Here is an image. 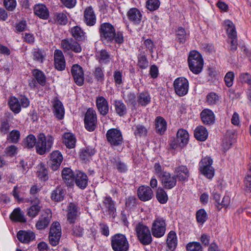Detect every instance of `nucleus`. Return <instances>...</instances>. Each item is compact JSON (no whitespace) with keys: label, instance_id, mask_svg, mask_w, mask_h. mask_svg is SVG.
<instances>
[{"label":"nucleus","instance_id":"obj_1","mask_svg":"<svg viewBox=\"0 0 251 251\" xmlns=\"http://www.w3.org/2000/svg\"><path fill=\"white\" fill-rule=\"evenodd\" d=\"M100 36L102 41L121 44L124 41L123 35L121 32L116 33L113 25L109 23L101 24L99 27Z\"/></svg>","mask_w":251,"mask_h":251},{"label":"nucleus","instance_id":"obj_2","mask_svg":"<svg viewBox=\"0 0 251 251\" xmlns=\"http://www.w3.org/2000/svg\"><path fill=\"white\" fill-rule=\"evenodd\" d=\"M54 138L50 135L47 136L44 133H40L37 137L36 145V152L40 155H43L49 152L53 144Z\"/></svg>","mask_w":251,"mask_h":251},{"label":"nucleus","instance_id":"obj_3","mask_svg":"<svg viewBox=\"0 0 251 251\" xmlns=\"http://www.w3.org/2000/svg\"><path fill=\"white\" fill-rule=\"evenodd\" d=\"M188 64L190 70L195 74L200 73L202 69L203 62L201 54L197 51L190 52Z\"/></svg>","mask_w":251,"mask_h":251},{"label":"nucleus","instance_id":"obj_4","mask_svg":"<svg viewBox=\"0 0 251 251\" xmlns=\"http://www.w3.org/2000/svg\"><path fill=\"white\" fill-rule=\"evenodd\" d=\"M135 231L140 242L144 245H150L152 242V237L149 228L146 225L138 223L136 225Z\"/></svg>","mask_w":251,"mask_h":251},{"label":"nucleus","instance_id":"obj_5","mask_svg":"<svg viewBox=\"0 0 251 251\" xmlns=\"http://www.w3.org/2000/svg\"><path fill=\"white\" fill-rule=\"evenodd\" d=\"M111 247L114 251H127L129 244L124 234L117 233L111 238Z\"/></svg>","mask_w":251,"mask_h":251},{"label":"nucleus","instance_id":"obj_6","mask_svg":"<svg viewBox=\"0 0 251 251\" xmlns=\"http://www.w3.org/2000/svg\"><path fill=\"white\" fill-rule=\"evenodd\" d=\"M213 160L210 157L202 158L199 163V171L201 173L208 179L214 176L215 170L212 167Z\"/></svg>","mask_w":251,"mask_h":251},{"label":"nucleus","instance_id":"obj_7","mask_svg":"<svg viewBox=\"0 0 251 251\" xmlns=\"http://www.w3.org/2000/svg\"><path fill=\"white\" fill-rule=\"evenodd\" d=\"M166 227L165 220L162 217H156L151 226L152 235L156 238L162 237L165 234Z\"/></svg>","mask_w":251,"mask_h":251},{"label":"nucleus","instance_id":"obj_8","mask_svg":"<svg viewBox=\"0 0 251 251\" xmlns=\"http://www.w3.org/2000/svg\"><path fill=\"white\" fill-rule=\"evenodd\" d=\"M61 47L64 52L69 53L74 51L75 53H80L82 51V48L79 42L72 38L62 40Z\"/></svg>","mask_w":251,"mask_h":251},{"label":"nucleus","instance_id":"obj_9","mask_svg":"<svg viewBox=\"0 0 251 251\" xmlns=\"http://www.w3.org/2000/svg\"><path fill=\"white\" fill-rule=\"evenodd\" d=\"M174 87L176 95L179 97L184 96L188 92V81L183 77H178L174 82Z\"/></svg>","mask_w":251,"mask_h":251},{"label":"nucleus","instance_id":"obj_10","mask_svg":"<svg viewBox=\"0 0 251 251\" xmlns=\"http://www.w3.org/2000/svg\"><path fill=\"white\" fill-rule=\"evenodd\" d=\"M108 142L112 146H119L122 144L123 138L120 130L116 128L109 129L106 134Z\"/></svg>","mask_w":251,"mask_h":251},{"label":"nucleus","instance_id":"obj_11","mask_svg":"<svg viewBox=\"0 0 251 251\" xmlns=\"http://www.w3.org/2000/svg\"><path fill=\"white\" fill-rule=\"evenodd\" d=\"M80 208L73 202L69 204L67 207V221L70 224L75 223L80 215Z\"/></svg>","mask_w":251,"mask_h":251},{"label":"nucleus","instance_id":"obj_12","mask_svg":"<svg viewBox=\"0 0 251 251\" xmlns=\"http://www.w3.org/2000/svg\"><path fill=\"white\" fill-rule=\"evenodd\" d=\"M52 217L51 212L50 209H46L43 212L36 224L38 229H43L49 225Z\"/></svg>","mask_w":251,"mask_h":251},{"label":"nucleus","instance_id":"obj_13","mask_svg":"<svg viewBox=\"0 0 251 251\" xmlns=\"http://www.w3.org/2000/svg\"><path fill=\"white\" fill-rule=\"evenodd\" d=\"M63 160L62 153L59 151H52L50 155L49 165L53 171L57 170L60 167Z\"/></svg>","mask_w":251,"mask_h":251},{"label":"nucleus","instance_id":"obj_14","mask_svg":"<svg viewBox=\"0 0 251 251\" xmlns=\"http://www.w3.org/2000/svg\"><path fill=\"white\" fill-rule=\"evenodd\" d=\"M71 73L75 83L78 86H82L84 79L82 68L78 64H75L72 67Z\"/></svg>","mask_w":251,"mask_h":251},{"label":"nucleus","instance_id":"obj_15","mask_svg":"<svg viewBox=\"0 0 251 251\" xmlns=\"http://www.w3.org/2000/svg\"><path fill=\"white\" fill-rule=\"evenodd\" d=\"M175 176L180 181H187L190 176L189 170L184 165H180L176 167L174 170Z\"/></svg>","mask_w":251,"mask_h":251},{"label":"nucleus","instance_id":"obj_16","mask_svg":"<svg viewBox=\"0 0 251 251\" xmlns=\"http://www.w3.org/2000/svg\"><path fill=\"white\" fill-rule=\"evenodd\" d=\"M160 180L163 187L166 189H171L176 184V178L175 175L172 176L168 172L165 173Z\"/></svg>","mask_w":251,"mask_h":251},{"label":"nucleus","instance_id":"obj_17","mask_svg":"<svg viewBox=\"0 0 251 251\" xmlns=\"http://www.w3.org/2000/svg\"><path fill=\"white\" fill-rule=\"evenodd\" d=\"M137 195L141 201H146L151 199L153 197V191L150 187L142 185L138 188Z\"/></svg>","mask_w":251,"mask_h":251},{"label":"nucleus","instance_id":"obj_18","mask_svg":"<svg viewBox=\"0 0 251 251\" xmlns=\"http://www.w3.org/2000/svg\"><path fill=\"white\" fill-rule=\"evenodd\" d=\"M54 61L55 68L58 71H63L66 66V62L62 51L56 50L54 53Z\"/></svg>","mask_w":251,"mask_h":251},{"label":"nucleus","instance_id":"obj_19","mask_svg":"<svg viewBox=\"0 0 251 251\" xmlns=\"http://www.w3.org/2000/svg\"><path fill=\"white\" fill-rule=\"evenodd\" d=\"M96 16L92 6L85 8L84 11V22L88 26H93L96 23Z\"/></svg>","mask_w":251,"mask_h":251},{"label":"nucleus","instance_id":"obj_20","mask_svg":"<svg viewBox=\"0 0 251 251\" xmlns=\"http://www.w3.org/2000/svg\"><path fill=\"white\" fill-rule=\"evenodd\" d=\"M35 15L43 20H47L49 17L50 13L46 6L42 3L36 4L33 8Z\"/></svg>","mask_w":251,"mask_h":251},{"label":"nucleus","instance_id":"obj_21","mask_svg":"<svg viewBox=\"0 0 251 251\" xmlns=\"http://www.w3.org/2000/svg\"><path fill=\"white\" fill-rule=\"evenodd\" d=\"M202 123L205 125H211L214 123L215 116L213 112L209 109H203L200 114Z\"/></svg>","mask_w":251,"mask_h":251},{"label":"nucleus","instance_id":"obj_22","mask_svg":"<svg viewBox=\"0 0 251 251\" xmlns=\"http://www.w3.org/2000/svg\"><path fill=\"white\" fill-rule=\"evenodd\" d=\"M32 205L27 209V215L31 217H35L39 213L42 206L40 205V201L37 198L31 200Z\"/></svg>","mask_w":251,"mask_h":251},{"label":"nucleus","instance_id":"obj_23","mask_svg":"<svg viewBox=\"0 0 251 251\" xmlns=\"http://www.w3.org/2000/svg\"><path fill=\"white\" fill-rule=\"evenodd\" d=\"M129 21L134 25H139L141 21L142 15L136 8H130L127 13Z\"/></svg>","mask_w":251,"mask_h":251},{"label":"nucleus","instance_id":"obj_24","mask_svg":"<svg viewBox=\"0 0 251 251\" xmlns=\"http://www.w3.org/2000/svg\"><path fill=\"white\" fill-rule=\"evenodd\" d=\"M70 32L74 37V39L78 42H84L87 39L86 33L78 26H75L72 27Z\"/></svg>","mask_w":251,"mask_h":251},{"label":"nucleus","instance_id":"obj_25","mask_svg":"<svg viewBox=\"0 0 251 251\" xmlns=\"http://www.w3.org/2000/svg\"><path fill=\"white\" fill-rule=\"evenodd\" d=\"M96 105L98 111L102 115H106L109 110L108 103L102 96H99L96 99Z\"/></svg>","mask_w":251,"mask_h":251},{"label":"nucleus","instance_id":"obj_26","mask_svg":"<svg viewBox=\"0 0 251 251\" xmlns=\"http://www.w3.org/2000/svg\"><path fill=\"white\" fill-rule=\"evenodd\" d=\"M62 176L64 182L68 186L74 185L75 176L70 168H64L62 171Z\"/></svg>","mask_w":251,"mask_h":251},{"label":"nucleus","instance_id":"obj_27","mask_svg":"<svg viewBox=\"0 0 251 251\" xmlns=\"http://www.w3.org/2000/svg\"><path fill=\"white\" fill-rule=\"evenodd\" d=\"M167 251H174L177 245V240L176 233L172 230L170 231L167 235L166 241Z\"/></svg>","mask_w":251,"mask_h":251},{"label":"nucleus","instance_id":"obj_28","mask_svg":"<svg viewBox=\"0 0 251 251\" xmlns=\"http://www.w3.org/2000/svg\"><path fill=\"white\" fill-rule=\"evenodd\" d=\"M88 177L86 174L78 172L76 173L75 181L77 186L81 189H84L87 186Z\"/></svg>","mask_w":251,"mask_h":251},{"label":"nucleus","instance_id":"obj_29","mask_svg":"<svg viewBox=\"0 0 251 251\" xmlns=\"http://www.w3.org/2000/svg\"><path fill=\"white\" fill-rule=\"evenodd\" d=\"M17 238L23 243H28L34 239L35 234L30 231L20 230L17 233Z\"/></svg>","mask_w":251,"mask_h":251},{"label":"nucleus","instance_id":"obj_30","mask_svg":"<svg viewBox=\"0 0 251 251\" xmlns=\"http://www.w3.org/2000/svg\"><path fill=\"white\" fill-rule=\"evenodd\" d=\"M189 140V134L188 132L183 129H180L177 132L176 143L179 147L182 148L187 144Z\"/></svg>","mask_w":251,"mask_h":251},{"label":"nucleus","instance_id":"obj_31","mask_svg":"<svg viewBox=\"0 0 251 251\" xmlns=\"http://www.w3.org/2000/svg\"><path fill=\"white\" fill-rule=\"evenodd\" d=\"M155 126L156 132L162 135L166 130L167 122L163 117L158 116L155 120Z\"/></svg>","mask_w":251,"mask_h":251},{"label":"nucleus","instance_id":"obj_32","mask_svg":"<svg viewBox=\"0 0 251 251\" xmlns=\"http://www.w3.org/2000/svg\"><path fill=\"white\" fill-rule=\"evenodd\" d=\"M189 31L182 27H178L176 30V39L180 44H184L189 38Z\"/></svg>","mask_w":251,"mask_h":251},{"label":"nucleus","instance_id":"obj_33","mask_svg":"<svg viewBox=\"0 0 251 251\" xmlns=\"http://www.w3.org/2000/svg\"><path fill=\"white\" fill-rule=\"evenodd\" d=\"M53 112L57 118L61 120L64 116V108L62 102L58 100H55L53 103Z\"/></svg>","mask_w":251,"mask_h":251},{"label":"nucleus","instance_id":"obj_34","mask_svg":"<svg viewBox=\"0 0 251 251\" xmlns=\"http://www.w3.org/2000/svg\"><path fill=\"white\" fill-rule=\"evenodd\" d=\"M63 142L67 148H74L75 146L76 139L74 135L71 133H65L63 136Z\"/></svg>","mask_w":251,"mask_h":251},{"label":"nucleus","instance_id":"obj_35","mask_svg":"<svg viewBox=\"0 0 251 251\" xmlns=\"http://www.w3.org/2000/svg\"><path fill=\"white\" fill-rule=\"evenodd\" d=\"M208 132L205 127L200 126L197 127L194 131L195 138L200 141H203L206 140L208 137Z\"/></svg>","mask_w":251,"mask_h":251},{"label":"nucleus","instance_id":"obj_36","mask_svg":"<svg viewBox=\"0 0 251 251\" xmlns=\"http://www.w3.org/2000/svg\"><path fill=\"white\" fill-rule=\"evenodd\" d=\"M10 219L15 222L25 223L26 222V219L24 213L21 211L20 208L15 209L10 216Z\"/></svg>","mask_w":251,"mask_h":251},{"label":"nucleus","instance_id":"obj_37","mask_svg":"<svg viewBox=\"0 0 251 251\" xmlns=\"http://www.w3.org/2000/svg\"><path fill=\"white\" fill-rule=\"evenodd\" d=\"M134 135L136 137H145L147 135L148 130L147 128L140 124L134 125L132 127Z\"/></svg>","mask_w":251,"mask_h":251},{"label":"nucleus","instance_id":"obj_38","mask_svg":"<svg viewBox=\"0 0 251 251\" xmlns=\"http://www.w3.org/2000/svg\"><path fill=\"white\" fill-rule=\"evenodd\" d=\"M224 24L228 38L236 37L237 32L234 24L231 21L226 20L225 21Z\"/></svg>","mask_w":251,"mask_h":251},{"label":"nucleus","instance_id":"obj_39","mask_svg":"<svg viewBox=\"0 0 251 251\" xmlns=\"http://www.w3.org/2000/svg\"><path fill=\"white\" fill-rule=\"evenodd\" d=\"M8 105L10 109L15 114L19 113L21 110L19 100L14 97H11L8 100Z\"/></svg>","mask_w":251,"mask_h":251},{"label":"nucleus","instance_id":"obj_40","mask_svg":"<svg viewBox=\"0 0 251 251\" xmlns=\"http://www.w3.org/2000/svg\"><path fill=\"white\" fill-rule=\"evenodd\" d=\"M137 101L141 106H145L151 101L150 94L147 92H143L139 94Z\"/></svg>","mask_w":251,"mask_h":251},{"label":"nucleus","instance_id":"obj_41","mask_svg":"<svg viewBox=\"0 0 251 251\" xmlns=\"http://www.w3.org/2000/svg\"><path fill=\"white\" fill-rule=\"evenodd\" d=\"M33 59L38 63H42L46 57L45 51L40 49H35L32 52Z\"/></svg>","mask_w":251,"mask_h":251},{"label":"nucleus","instance_id":"obj_42","mask_svg":"<svg viewBox=\"0 0 251 251\" xmlns=\"http://www.w3.org/2000/svg\"><path fill=\"white\" fill-rule=\"evenodd\" d=\"M114 106L116 113L120 116H123L126 113V107L122 100H114Z\"/></svg>","mask_w":251,"mask_h":251},{"label":"nucleus","instance_id":"obj_43","mask_svg":"<svg viewBox=\"0 0 251 251\" xmlns=\"http://www.w3.org/2000/svg\"><path fill=\"white\" fill-rule=\"evenodd\" d=\"M53 19L55 23L63 25L67 24L68 20L66 14L63 12L54 13Z\"/></svg>","mask_w":251,"mask_h":251},{"label":"nucleus","instance_id":"obj_44","mask_svg":"<svg viewBox=\"0 0 251 251\" xmlns=\"http://www.w3.org/2000/svg\"><path fill=\"white\" fill-rule=\"evenodd\" d=\"M65 192L62 188L58 187L54 190L51 195V198L55 201H60L64 199Z\"/></svg>","mask_w":251,"mask_h":251},{"label":"nucleus","instance_id":"obj_45","mask_svg":"<svg viewBox=\"0 0 251 251\" xmlns=\"http://www.w3.org/2000/svg\"><path fill=\"white\" fill-rule=\"evenodd\" d=\"M156 198L158 201L162 204L166 203L168 200V197L166 192L164 189L161 187H159L157 189Z\"/></svg>","mask_w":251,"mask_h":251},{"label":"nucleus","instance_id":"obj_46","mask_svg":"<svg viewBox=\"0 0 251 251\" xmlns=\"http://www.w3.org/2000/svg\"><path fill=\"white\" fill-rule=\"evenodd\" d=\"M32 74L40 85L42 86L45 85L46 77L45 74L42 71L38 69H34L32 71Z\"/></svg>","mask_w":251,"mask_h":251},{"label":"nucleus","instance_id":"obj_47","mask_svg":"<svg viewBox=\"0 0 251 251\" xmlns=\"http://www.w3.org/2000/svg\"><path fill=\"white\" fill-rule=\"evenodd\" d=\"M95 153V150L91 147H87L81 150L80 154V158L85 161L88 160L89 158Z\"/></svg>","mask_w":251,"mask_h":251},{"label":"nucleus","instance_id":"obj_48","mask_svg":"<svg viewBox=\"0 0 251 251\" xmlns=\"http://www.w3.org/2000/svg\"><path fill=\"white\" fill-rule=\"evenodd\" d=\"M97 59L101 64H107L110 62V54L106 50H101L97 55Z\"/></svg>","mask_w":251,"mask_h":251},{"label":"nucleus","instance_id":"obj_49","mask_svg":"<svg viewBox=\"0 0 251 251\" xmlns=\"http://www.w3.org/2000/svg\"><path fill=\"white\" fill-rule=\"evenodd\" d=\"M37 140H36L35 136L32 134L28 135L24 140L23 145L27 148H32L34 146L36 147Z\"/></svg>","mask_w":251,"mask_h":251},{"label":"nucleus","instance_id":"obj_50","mask_svg":"<svg viewBox=\"0 0 251 251\" xmlns=\"http://www.w3.org/2000/svg\"><path fill=\"white\" fill-rule=\"evenodd\" d=\"M122 97L127 103L131 104L133 107L136 105V97L134 93L131 92H125L123 93Z\"/></svg>","mask_w":251,"mask_h":251},{"label":"nucleus","instance_id":"obj_51","mask_svg":"<svg viewBox=\"0 0 251 251\" xmlns=\"http://www.w3.org/2000/svg\"><path fill=\"white\" fill-rule=\"evenodd\" d=\"M21 134L18 130H12L7 135V140L12 143H17L18 142Z\"/></svg>","mask_w":251,"mask_h":251},{"label":"nucleus","instance_id":"obj_52","mask_svg":"<svg viewBox=\"0 0 251 251\" xmlns=\"http://www.w3.org/2000/svg\"><path fill=\"white\" fill-rule=\"evenodd\" d=\"M50 235H56L58 236H61V228L60 224L59 222H54L50 226Z\"/></svg>","mask_w":251,"mask_h":251},{"label":"nucleus","instance_id":"obj_53","mask_svg":"<svg viewBox=\"0 0 251 251\" xmlns=\"http://www.w3.org/2000/svg\"><path fill=\"white\" fill-rule=\"evenodd\" d=\"M196 218L198 222L203 224L207 219V214L204 209L199 210L196 214Z\"/></svg>","mask_w":251,"mask_h":251},{"label":"nucleus","instance_id":"obj_54","mask_svg":"<svg viewBox=\"0 0 251 251\" xmlns=\"http://www.w3.org/2000/svg\"><path fill=\"white\" fill-rule=\"evenodd\" d=\"M160 4L159 0H148L146 1V7L151 11L157 10Z\"/></svg>","mask_w":251,"mask_h":251},{"label":"nucleus","instance_id":"obj_55","mask_svg":"<svg viewBox=\"0 0 251 251\" xmlns=\"http://www.w3.org/2000/svg\"><path fill=\"white\" fill-rule=\"evenodd\" d=\"M234 76V73L232 71L228 72L226 74L224 80L226 86L230 87L232 86L233 84Z\"/></svg>","mask_w":251,"mask_h":251},{"label":"nucleus","instance_id":"obj_56","mask_svg":"<svg viewBox=\"0 0 251 251\" xmlns=\"http://www.w3.org/2000/svg\"><path fill=\"white\" fill-rule=\"evenodd\" d=\"M97 121V115L95 110L92 108H89L87 111L85 116L84 121Z\"/></svg>","mask_w":251,"mask_h":251},{"label":"nucleus","instance_id":"obj_57","mask_svg":"<svg viewBox=\"0 0 251 251\" xmlns=\"http://www.w3.org/2000/svg\"><path fill=\"white\" fill-rule=\"evenodd\" d=\"M104 203L106 207L108 208L109 212L110 214H114L116 211L114 202L110 197H106L104 200Z\"/></svg>","mask_w":251,"mask_h":251},{"label":"nucleus","instance_id":"obj_58","mask_svg":"<svg viewBox=\"0 0 251 251\" xmlns=\"http://www.w3.org/2000/svg\"><path fill=\"white\" fill-rule=\"evenodd\" d=\"M187 251H202L201 244L198 242L188 243L186 246Z\"/></svg>","mask_w":251,"mask_h":251},{"label":"nucleus","instance_id":"obj_59","mask_svg":"<svg viewBox=\"0 0 251 251\" xmlns=\"http://www.w3.org/2000/svg\"><path fill=\"white\" fill-rule=\"evenodd\" d=\"M10 129V125L7 120H2L0 123V132L5 134Z\"/></svg>","mask_w":251,"mask_h":251},{"label":"nucleus","instance_id":"obj_60","mask_svg":"<svg viewBox=\"0 0 251 251\" xmlns=\"http://www.w3.org/2000/svg\"><path fill=\"white\" fill-rule=\"evenodd\" d=\"M218 101L219 96L215 93H210L207 96L206 101L209 104H215Z\"/></svg>","mask_w":251,"mask_h":251},{"label":"nucleus","instance_id":"obj_61","mask_svg":"<svg viewBox=\"0 0 251 251\" xmlns=\"http://www.w3.org/2000/svg\"><path fill=\"white\" fill-rule=\"evenodd\" d=\"M153 173L160 178L165 173L167 172L163 171L161 165L159 163H155L153 166Z\"/></svg>","mask_w":251,"mask_h":251},{"label":"nucleus","instance_id":"obj_62","mask_svg":"<svg viewBox=\"0 0 251 251\" xmlns=\"http://www.w3.org/2000/svg\"><path fill=\"white\" fill-rule=\"evenodd\" d=\"M239 80L241 83L248 84L251 81V75L249 73H242L239 75Z\"/></svg>","mask_w":251,"mask_h":251},{"label":"nucleus","instance_id":"obj_63","mask_svg":"<svg viewBox=\"0 0 251 251\" xmlns=\"http://www.w3.org/2000/svg\"><path fill=\"white\" fill-rule=\"evenodd\" d=\"M38 176L40 179L43 181H46L48 179V171L44 166L42 165L38 172Z\"/></svg>","mask_w":251,"mask_h":251},{"label":"nucleus","instance_id":"obj_64","mask_svg":"<svg viewBox=\"0 0 251 251\" xmlns=\"http://www.w3.org/2000/svg\"><path fill=\"white\" fill-rule=\"evenodd\" d=\"M138 65L142 69H146L148 67L149 62L145 55H141L138 57Z\"/></svg>","mask_w":251,"mask_h":251}]
</instances>
